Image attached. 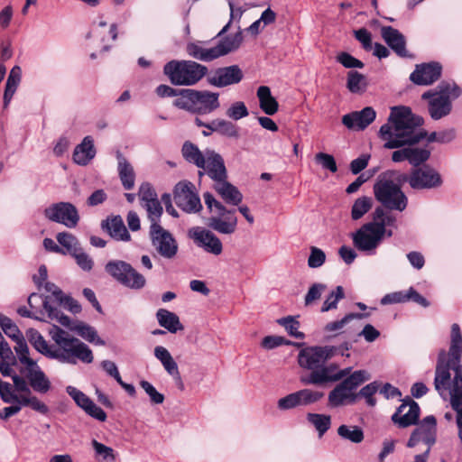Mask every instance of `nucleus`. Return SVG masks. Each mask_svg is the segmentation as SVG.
Instances as JSON below:
<instances>
[{
  "instance_id": "nucleus-64",
  "label": "nucleus",
  "mask_w": 462,
  "mask_h": 462,
  "mask_svg": "<svg viewBox=\"0 0 462 462\" xmlns=\"http://www.w3.org/2000/svg\"><path fill=\"white\" fill-rule=\"evenodd\" d=\"M71 256L76 260L77 264L83 271H90L93 268L94 263L92 258L86 254L82 248L79 249L76 254H73Z\"/></svg>"
},
{
  "instance_id": "nucleus-14",
  "label": "nucleus",
  "mask_w": 462,
  "mask_h": 462,
  "mask_svg": "<svg viewBox=\"0 0 462 462\" xmlns=\"http://www.w3.org/2000/svg\"><path fill=\"white\" fill-rule=\"evenodd\" d=\"M351 236L355 247L369 255L375 254L377 247L384 238L383 229L377 226V224L373 221L363 225Z\"/></svg>"
},
{
  "instance_id": "nucleus-32",
  "label": "nucleus",
  "mask_w": 462,
  "mask_h": 462,
  "mask_svg": "<svg viewBox=\"0 0 462 462\" xmlns=\"http://www.w3.org/2000/svg\"><path fill=\"white\" fill-rule=\"evenodd\" d=\"M381 33L384 42L399 56H407L405 38L398 30L391 26H383L382 27Z\"/></svg>"
},
{
  "instance_id": "nucleus-41",
  "label": "nucleus",
  "mask_w": 462,
  "mask_h": 462,
  "mask_svg": "<svg viewBox=\"0 0 462 462\" xmlns=\"http://www.w3.org/2000/svg\"><path fill=\"white\" fill-rule=\"evenodd\" d=\"M66 327L74 330L79 336L90 343L97 346L105 345V341L98 337L97 330L89 325L80 322L71 327L69 319V326Z\"/></svg>"
},
{
  "instance_id": "nucleus-15",
  "label": "nucleus",
  "mask_w": 462,
  "mask_h": 462,
  "mask_svg": "<svg viewBox=\"0 0 462 462\" xmlns=\"http://www.w3.org/2000/svg\"><path fill=\"white\" fill-rule=\"evenodd\" d=\"M105 270L120 283L131 289H142L146 283L145 278L124 261H109Z\"/></svg>"
},
{
  "instance_id": "nucleus-26",
  "label": "nucleus",
  "mask_w": 462,
  "mask_h": 462,
  "mask_svg": "<svg viewBox=\"0 0 462 462\" xmlns=\"http://www.w3.org/2000/svg\"><path fill=\"white\" fill-rule=\"evenodd\" d=\"M441 75V66L437 62L417 65L410 79L416 85L427 86L434 83Z\"/></svg>"
},
{
  "instance_id": "nucleus-6",
  "label": "nucleus",
  "mask_w": 462,
  "mask_h": 462,
  "mask_svg": "<svg viewBox=\"0 0 462 462\" xmlns=\"http://www.w3.org/2000/svg\"><path fill=\"white\" fill-rule=\"evenodd\" d=\"M406 174L387 171L380 174L374 185L376 200L385 208L402 212L408 205V198L402 190L400 182L405 181Z\"/></svg>"
},
{
  "instance_id": "nucleus-8",
  "label": "nucleus",
  "mask_w": 462,
  "mask_h": 462,
  "mask_svg": "<svg viewBox=\"0 0 462 462\" xmlns=\"http://www.w3.org/2000/svg\"><path fill=\"white\" fill-rule=\"evenodd\" d=\"M173 105L191 113L207 115L220 106L219 94L208 90L180 89V97L175 98Z\"/></svg>"
},
{
  "instance_id": "nucleus-18",
  "label": "nucleus",
  "mask_w": 462,
  "mask_h": 462,
  "mask_svg": "<svg viewBox=\"0 0 462 462\" xmlns=\"http://www.w3.org/2000/svg\"><path fill=\"white\" fill-rule=\"evenodd\" d=\"M150 237L152 246L162 257L172 259L176 256L179 249L178 243L174 236L160 224L151 225Z\"/></svg>"
},
{
  "instance_id": "nucleus-47",
  "label": "nucleus",
  "mask_w": 462,
  "mask_h": 462,
  "mask_svg": "<svg viewBox=\"0 0 462 462\" xmlns=\"http://www.w3.org/2000/svg\"><path fill=\"white\" fill-rule=\"evenodd\" d=\"M307 420L316 429L319 437H322L331 426L330 415L321 413H308Z\"/></svg>"
},
{
  "instance_id": "nucleus-42",
  "label": "nucleus",
  "mask_w": 462,
  "mask_h": 462,
  "mask_svg": "<svg viewBox=\"0 0 462 462\" xmlns=\"http://www.w3.org/2000/svg\"><path fill=\"white\" fill-rule=\"evenodd\" d=\"M182 155L185 160L190 163L195 164L199 168H204L206 162V153L203 154L198 146L195 144L186 142L182 146Z\"/></svg>"
},
{
  "instance_id": "nucleus-62",
  "label": "nucleus",
  "mask_w": 462,
  "mask_h": 462,
  "mask_svg": "<svg viewBox=\"0 0 462 462\" xmlns=\"http://www.w3.org/2000/svg\"><path fill=\"white\" fill-rule=\"evenodd\" d=\"M336 60L346 69H362L364 67V63L361 60L345 51L338 53Z\"/></svg>"
},
{
  "instance_id": "nucleus-2",
  "label": "nucleus",
  "mask_w": 462,
  "mask_h": 462,
  "mask_svg": "<svg viewBox=\"0 0 462 462\" xmlns=\"http://www.w3.org/2000/svg\"><path fill=\"white\" fill-rule=\"evenodd\" d=\"M423 118L414 115L407 106L392 107L388 122L379 130V137L386 149L408 147L409 162L417 167L429 160L430 150L415 144L426 137L421 128Z\"/></svg>"
},
{
  "instance_id": "nucleus-1",
  "label": "nucleus",
  "mask_w": 462,
  "mask_h": 462,
  "mask_svg": "<svg viewBox=\"0 0 462 462\" xmlns=\"http://www.w3.org/2000/svg\"><path fill=\"white\" fill-rule=\"evenodd\" d=\"M462 333L454 323L450 331V346L438 356L434 387L443 400L449 399L455 411L457 436L462 442Z\"/></svg>"
},
{
  "instance_id": "nucleus-56",
  "label": "nucleus",
  "mask_w": 462,
  "mask_h": 462,
  "mask_svg": "<svg viewBox=\"0 0 462 462\" xmlns=\"http://www.w3.org/2000/svg\"><path fill=\"white\" fill-rule=\"evenodd\" d=\"M248 114V109L242 101L233 103L226 112L227 117L236 121L246 117Z\"/></svg>"
},
{
  "instance_id": "nucleus-43",
  "label": "nucleus",
  "mask_w": 462,
  "mask_h": 462,
  "mask_svg": "<svg viewBox=\"0 0 462 462\" xmlns=\"http://www.w3.org/2000/svg\"><path fill=\"white\" fill-rule=\"evenodd\" d=\"M337 435L344 440L355 444L361 443L364 440V431L357 425L342 424L337 428Z\"/></svg>"
},
{
  "instance_id": "nucleus-45",
  "label": "nucleus",
  "mask_w": 462,
  "mask_h": 462,
  "mask_svg": "<svg viewBox=\"0 0 462 462\" xmlns=\"http://www.w3.org/2000/svg\"><path fill=\"white\" fill-rule=\"evenodd\" d=\"M368 317V314H361V313H349L346 314L339 320H335L328 322L324 327V331L327 333H331L333 335H338L342 332L343 328L353 319H361L363 318Z\"/></svg>"
},
{
  "instance_id": "nucleus-17",
  "label": "nucleus",
  "mask_w": 462,
  "mask_h": 462,
  "mask_svg": "<svg viewBox=\"0 0 462 462\" xmlns=\"http://www.w3.org/2000/svg\"><path fill=\"white\" fill-rule=\"evenodd\" d=\"M173 198L176 205L186 213H197L202 209L196 188L190 181L178 182L174 187Z\"/></svg>"
},
{
  "instance_id": "nucleus-53",
  "label": "nucleus",
  "mask_w": 462,
  "mask_h": 462,
  "mask_svg": "<svg viewBox=\"0 0 462 462\" xmlns=\"http://www.w3.org/2000/svg\"><path fill=\"white\" fill-rule=\"evenodd\" d=\"M345 292L342 286H337L334 291H332L324 300L322 307L320 309L321 312H328L332 310H336L337 308V303L339 300L344 299Z\"/></svg>"
},
{
  "instance_id": "nucleus-36",
  "label": "nucleus",
  "mask_w": 462,
  "mask_h": 462,
  "mask_svg": "<svg viewBox=\"0 0 462 462\" xmlns=\"http://www.w3.org/2000/svg\"><path fill=\"white\" fill-rule=\"evenodd\" d=\"M396 221L394 214L385 211L382 208H375L373 214V223H376L377 226L383 228V236L387 237H391L393 235V230L388 227L395 228L397 226Z\"/></svg>"
},
{
  "instance_id": "nucleus-22",
  "label": "nucleus",
  "mask_w": 462,
  "mask_h": 462,
  "mask_svg": "<svg viewBox=\"0 0 462 462\" xmlns=\"http://www.w3.org/2000/svg\"><path fill=\"white\" fill-rule=\"evenodd\" d=\"M66 392L88 416L101 422L106 420L107 416L105 411L97 406L83 392L71 385L67 386Z\"/></svg>"
},
{
  "instance_id": "nucleus-46",
  "label": "nucleus",
  "mask_w": 462,
  "mask_h": 462,
  "mask_svg": "<svg viewBox=\"0 0 462 462\" xmlns=\"http://www.w3.org/2000/svg\"><path fill=\"white\" fill-rule=\"evenodd\" d=\"M56 238L60 247L64 250L65 254L72 255L81 248L77 237L69 232L58 233Z\"/></svg>"
},
{
  "instance_id": "nucleus-16",
  "label": "nucleus",
  "mask_w": 462,
  "mask_h": 462,
  "mask_svg": "<svg viewBox=\"0 0 462 462\" xmlns=\"http://www.w3.org/2000/svg\"><path fill=\"white\" fill-rule=\"evenodd\" d=\"M45 218L51 222L59 223L68 228L78 226L80 217L77 208L69 202L52 203L43 210Z\"/></svg>"
},
{
  "instance_id": "nucleus-63",
  "label": "nucleus",
  "mask_w": 462,
  "mask_h": 462,
  "mask_svg": "<svg viewBox=\"0 0 462 462\" xmlns=\"http://www.w3.org/2000/svg\"><path fill=\"white\" fill-rule=\"evenodd\" d=\"M300 402L297 396L296 392L291 393L281 399L277 402V407L281 411H288L297 407H300Z\"/></svg>"
},
{
  "instance_id": "nucleus-51",
  "label": "nucleus",
  "mask_w": 462,
  "mask_h": 462,
  "mask_svg": "<svg viewBox=\"0 0 462 462\" xmlns=\"http://www.w3.org/2000/svg\"><path fill=\"white\" fill-rule=\"evenodd\" d=\"M296 393L300 406H308L314 404L320 401L324 396L323 393L310 388L301 389L300 391H297Z\"/></svg>"
},
{
  "instance_id": "nucleus-60",
  "label": "nucleus",
  "mask_w": 462,
  "mask_h": 462,
  "mask_svg": "<svg viewBox=\"0 0 462 462\" xmlns=\"http://www.w3.org/2000/svg\"><path fill=\"white\" fill-rule=\"evenodd\" d=\"M315 162L319 164L323 169L328 170L332 173L337 171V166L335 158L328 153L318 152L315 155Z\"/></svg>"
},
{
  "instance_id": "nucleus-3",
  "label": "nucleus",
  "mask_w": 462,
  "mask_h": 462,
  "mask_svg": "<svg viewBox=\"0 0 462 462\" xmlns=\"http://www.w3.org/2000/svg\"><path fill=\"white\" fill-rule=\"evenodd\" d=\"M337 351L334 346H315L302 348L298 355L299 365L310 374L306 378H301L305 384L321 385L328 383H336L346 376L352 367L340 369L337 364L326 365Z\"/></svg>"
},
{
  "instance_id": "nucleus-23",
  "label": "nucleus",
  "mask_w": 462,
  "mask_h": 462,
  "mask_svg": "<svg viewBox=\"0 0 462 462\" xmlns=\"http://www.w3.org/2000/svg\"><path fill=\"white\" fill-rule=\"evenodd\" d=\"M243 77L242 69L237 65H231L213 71L208 77V82L217 88H225L239 83Z\"/></svg>"
},
{
  "instance_id": "nucleus-20",
  "label": "nucleus",
  "mask_w": 462,
  "mask_h": 462,
  "mask_svg": "<svg viewBox=\"0 0 462 462\" xmlns=\"http://www.w3.org/2000/svg\"><path fill=\"white\" fill-rule=\"evenodd\" d=\"M417 427L411 434L407 442L408 448H414L418 443L423 442L430 448L437 441V420L433 415H429L416 424Z\"/></svg>"
},
{
  "instance_id": "nucleus-10",
  "label": "nucleus",
  "mask_w": 462,
  "mask_h": 462,
  "mask_svg": "<svg viewBox=\"0 0 462 462\" xmlns=\"http://www.w3.org/2000/svg\"><path fill=\"white\" fill-rule=\"evenodd\" d=\"M206 66L193 60H171L164 65L163 72L174 86H194L208 73Z\"/></svg>"
},
{
  "instance_id": "nucleus-52",
  "label": "nucleus",
  "mask_w": 462,
  "mask_h": 462,
  "mask_svg": "<svg viewBox=\"0 0 462 462\" xmlns=\"http://www.w3.org/2000/svg\"><path fill=\"white\" fill-rule=\"evenodd\" d=\"M346 87L352 93H362L366 87L365 78L357 71H349Z\"/></svg>"
},
{
  "instance_id": "nucleus-29",
  "label": "nucleus",
  "mask_w": 462,
  "mask_h": 462,
  "mask_svg": "<svg viewBox=\"0 0 462 462\" xmlns=\"http://www.w3.org/2000/svg\"><path fill=\"white\" fill-rule=\"evenodd\" d=\"M218 42L214 46L217 58L227 55L236 51L243 42V33L239 25L232 34H223Z\"/></svg>"
},
{
  "instance_id": "nucleus-57",
  "label": "nucleus",
  "mask_w": 462,
  "mask_h": 462,
  "mask_svg": "<svg viewBox=\"0 0 462 462\" xmlns=\"http://www.w3.org/2000/svg\"><path fill=\"white\" fill-rule=\"evenodd\" d=\"M148 217L152 224H159L158 221L162 214V207L158 199L150 200L149 202L143 203Z\"/></svg>"
},
{
  "instance_id": "nucleus-49",
  "label": "nucleus",
  "mask_w": 462,
  "mask_h": 462,
  "mask_svg": "<svg viewBox=\"0 0 462 462\" xmlns=\"http://www.w3.org/2000/svg\"><path fill=\"white\" fill-rule=\"evenodd\" d=\"M207 127L211 131L219 132L228 137L236 138L239 135L237 127L233 123L224 119L214 120L211 125H207Z\"/></svg>"
},
{
  "instance_id": "nucleus-24",
  "label": "nucleus",
  "mask_w": 462,
  "mask_h": 462,
  "mask_svg": "<svg viewBox=\"0 0 462 462\" xmlns=\"http://www.w3.org/2000/svg\"><path fill=\"white\" fill-rule=\"evenodd\" d=\"M419 404L409 400L402 403L396 411L392 416V420L398 425L399 428H407L411 425H416L420 417Z\"/></svg>"
},
{
  "instance_id": "nucleus-7",
  "label": "nucleus",
  "mask_w": 462,
  "mask_h": 462,
  "mask_svg": "<svg viewBox=\"0 0 462 462\" xmlns=\"http://www.w3.org/2000/svg\"><path fill=\"white\" fill-rule=\"evenodd\" d=\"M461 95L460 88L454 81H441L435 89L424 92L421 98L428 100V111L433 120L448 116L452 103Z\"/></svg>"
},
{
  "instance_id": "nucleus-34",
  "label": "nucleus",
  "mask_w": 462,
  "mask_h": 462,
  "mask_svg": "<svg viewBox=\"0 0 462 462\" xmlns=\"http://www.w3.org/2000/svg\"><path fill=\"white\" fill-rule=\"evenodd\" d=\"M22 81V68L19 65L14 66L7 76L3 97V106L7 108Z\"/></svg>"
},
{
  "instance_id": "nucleus-27",
  "label": "nucleus",
  "mask_w": 462,
  "mask_h": 462,
  "mask_svg": "<svg viewBox=\"0 0 462 462\" xmlns=\"http://www.w3.org/2000/svg\"><path fill=\"white\" fill-rule=\"evenodd\" d=\"M154 356L160 361L167 374L176 382L178 388L180 391H183L184 383L182 382L178 365L169 350L162 346H157L154 347Z\"/></svg>"
},
{
  "instance_id": "nucleus-50",
  "label": "nucleus",
  "mask_w": 462,
  "mask_h": 462,
  "mask_svg": "<svg viewBox=\"0 0 462 462\" xmlns=\"http://www.w3.org/2000/svg\"><path fill=\"white\" fill-rule=\"evenodd\" d=\"M373 206V199L370 197H360L354 202L351 209V217L353 220H358L363 217Z\"/></svg>"
},
{
  "instance_id": "nucleus-59",
  "label": "nucleus",
  "mask_w": 462,
  "mask_h": 462,
  "mask_svg": "<svg viewBox=\"0 0 462 462\" xmlns=\"http://www.w3.org/2000/svg\"><path fill=\"white\" fill-rule=\"evenodd\" d=\"M140 385L149 396L151 402L153 404H162L164 402V395L159 393L150 382L142 380Z\"/></svg>"
},
{
  "instance_id": "nucleus-25",
  "label": "nucleus",
  "mask_w": 462,
  "mask_h": 462,
  "mask_svg": "<svg viewBox=\"0 0 462 462\" xmlns=\"http://www.w3.org/2000/svg\"><path fill=\"white\" fill-rule=\"evenodd\" d=\"M375 117V110L371 106H366L360 111L344 115L342 124L349 130L362 131L372 124Z\"/></svg>"
},
{
  "instance_id": "nucleus-58",
  "label": "nucleus",
  "mask_w": 462,
  "mask_h": 462,
  "mask_svg": "<svg viewBox=\"0 0 462 462\" xmlns=\"http://www.w3.org/2000/svg\"><path fill=\"white\" fill-rule=\"evenodd\" d=\"M326 261V254L320 248L316 246L310 247V254L308 258V266L310 268H319Z\"/></svg>"
},
{
  "instance_id": "nucleus-31",
  "label": "nucleus",
  "mask_w": 462,
  "mask_h": 462,
  "mask_svg": "<svg viewBox=\"0 0 462 462\" xmlns=\"http://www.w3.org/2000/svg\"><path fill=\"white\" fill-rule=\"evenodd\" d=\"M117 160V172L121 183L125 189H134L135 183V172L129 161L122 154L120 151L116 153Z\"/></svg>"
},
{
  "instance_id": "nucleus-28",
  "label": "nucleus",
  "mask_w": 462,
  "mask_h": 462,
  "mask_svg": "<svg viewBox=\"0 0 462 462\" xmlns=\"http://www.w3.org/2000/svg\"><path fill=\"white\" fill-rule=\"evenodd\" d=\"M205 167L202 168L215 183L227 179V172L222 156L214 152L207 151Z\"/></svg>"
},
{
  "instance_id": "nucleus-44",
  "label": "nucleus",
  "mask_w": 462,
  "mask_h": 462,
  "mask_svg": "<svg viewBox=\"0 0 462 462\" xmlns=\"http://www.w3.org/2000/svg\"><path fill=\"white\" fill-rule=\"evenodd\" d=\"M91 447L94 451V457L97 462H115L116 459V453L111 448L97 439L91 440Z\"/></svg>"
},
{
  "instance_id": "nucleus-4",
  "label": "nucleus",
  "mask_w": 462,
  "mask_h": 462,
  "mask_svg": "<svg viewBox=\"0 0 462 462\" xmlns=\"http://www.w3.org/2000/svg\"><path fill=\"white\" fill-rule=\"evenodd\" d=\"M13 383V385L5 384L0 389L2 401L10 404L0 411L1 419L7 420L27 406L42 414H46L49 411L47 405L32 394L24 378L14 375Z\"/></svg>"
},
{
  "instance_id": "nucleus-21",
  "label": "nucleus",
  "mask_w": 462,
  "mask_h": 462,
  "mask_svg": "<svg viewBox=\"0 0 462 462\" xmlns=\"http://www.w3.org/2000/svg\"><path fill=\"white\" fill-rule=\"evenodd\" d=\"M189 236L194 244L206 253L219 255L223 251L221 240L210 230L201 226H195L189 230Z\"/></svg>"
},
{
  "instance_id": "nucleus-5",
  "label": "nucleus",
  "mask_w": 462,
  "mask_h": 462,
  "mask_svg": "<svg viewBox=\"0 0 462 462\" xmlns=\"http://www.w3.org/2000/svg\"><path fill=\"white\" fill-rule=\"evenodd\" d=\"M50 336L54 342L51 346L48 357L62 364H77L78 360L89 364L93 361L91 349L79 338L57 326L50 330Z\"/></svg>"
},
{
  "instance_id": "nucleus-19",
  "label": "nucleus",
  "mask_w": 462,
  "mask_h": 462,
  "mask_svg": "<svg viewBox=\"0 0 462 462\" xmlns=\"http://www.w3.org/2000/svg\"><path fill=\"white\" fill-rule=\"evenodd\" d=\"M405 181L413 189H431L442 185L439 172L429 165L412 170L409 176L406 175Z\"/></svg>"
},
{
  "instance_id": "nucleus-39",
  "label": "nucleus",
  "mask_w": 462,
  "mask_h": 462,
  "mask_svg": "<svg viewBox=\"0 0 462 462\" xmlns=\"http://www.w3.org/2000/svg\"><path fill=\"white\" fill-rule=\"evenodd\" d=\"M156 319L159 325L171 333H176L178 330L183 329V326L180 323L179 317L174 312L168 310H158L156 312Z\"/></svg>"
},
{
  "instance_id": "nucleus-55",
  "label": "nucleus",
  "mask_w": 462,
  "mask_h": 462,
  "mask_svg": "<svg viewBox=\"0 0 462 462\" xmlns=\"http://www.w3.org/2000/svg\"><path fill=\"white\" fill-rule=\"evenodd\" d=\"M234 1L235 0H227L228 6L230 9V18H229L228 23L217 33V36H221V35L226 33V32L232 23H236L238 24L243 16V14L245 11V9L243 6L235 5Z\"/></svg>"
},
{
  "instance_id": "nucleus-9",
  "label": "nucleus",
  "mask_w": 462,
  "mask_h": 462,
  "mask_svg": "<svg viewBox=\"0 0 462 462\" xmlns=\"http://www.w3.org/2000/svg\"><path fill=\"white\" fill-rule=\"evenodd\" d=\"M369 379L370 374L365 370L351 371L328 393V406L339 408L356 402L357 398L356 390Z\"/></svg>"
},
{
  "instance_id": "nucleus-35",
  "label": "nucleus",
  "mask_w": 462,
  "mask_h": 462,
  "mask_svg": "<svg viewBox=\"0 0 462 462\" xmlns=\"http://www.w3.org/2000/svg\"><path fill=\"white\" fill-rule=\"evenodd\" d=\"M101 226L104 230L107 231L112 238L117 241H129L131 238L120 216L104 220Z\"/></svg>"
},
{
  "instance_id": "nucleus-33",
  "label": "nucleus",
  "mask_w": 462,
  "mask_h": 462,
  "mask_svg": "<svg viewBox=\"0 0 462 462\" xmlns=\"http://www.w3.org/2000/svg\"><path fill=\"white\" fill-rule=\"evenodd\" d=\"M188 55L195 60L201 61H211L217 59L214 46L208 45L205 42H190L186 46Z\"/></svg>"
},
{
  "instance_id": "nucleus-54",
  "label": "nucleus",
  "mask_w": 462,
  "mask_h": 462,
  "mask_svg": "<svg viewBox=\"0 0 462 462\" xmlns=\"http://www.w3.org/2000/svg\"><path fill=\"white\" fill-rule=\"evenodd\" d=\"M277 322L285 328V330L290 336L298 339L304 338V334L299 330L300 322L294 317H284L279 319Z\"/></svg>"
},
{
  "instance_id": "nucleus-38",
  "label": "nucleus",
  "mask_w": 462,
  "mask_h": 462,
  "mask_svg": "<svg viewBox=\"0 0 462 462\" xmlns=\"http://www.w3.org/2000/svg\"><path fill=\"white\" fill-rule=\"evenodd\" d=\"M257 97L259 99L260 108L268 116L277 113L279 104L271 93V89L267 86H261L257 89Z\"/></svg>"
},
{
  "instance_id": "nucleus-40",
  "label": "nucleus",
  "mask_w": 462,
  "mask_h": 462,
  "mask_svg": "<svg viewBox=\"0 0 462 462\" xmlns=\"http://www.w3.org/2000/svg\"><path fill=\"white\" fill-rule=\"evenodd\" d=\"M0 326L6 336L15 340L16 346H14V350L18 356L19 346L21 344L27 345L23 334L11 319L2 314H0Z\"/></svg>"
},
{
  "instance_id": "nucleus-13",
  "label": "nucleus",
  "mask_w": 462,
  "mask_h": 462,
  "mask_svg": "<svg viewBox=\"0 0 462 462\" xmlns=\"http://www.w3.org/2000/svg\"><path fill=\"white\" fill-rule=\"evenodd\" d=\"M18 348V360L22 365L20 371L27 378L29 388L32 387L40 393H47L51 388V382L37 362L30 357L28 346L21 344Z\"/></svg>"
},
{
  "instance_id": "nucleus-12",
  "label": "nucleus",
  "mask_w": 462,
  "mask_h": 462,
  "mask_svg": "<svg viewBox=\"0 0 462 462\" xmlns=\"http://www.w3.org/2000/svg\"><path fill=\"white\" fill-rule=\"evenodd\" d=\"M28 304L32 310L26 307H20L17 310L22 317L32 318L37 320L44 321V312L51 320H57L62 326H69V317L60 313V311L52 305L51 298L46 296L42 298L37 293H32L28 298Z\"/></svg>"
},
{
  "instance_id": "nucleus-37",
  "label": "nucleus",
  "mask_w": 462,
  "mask_h": 462,
  "mask_svg": "<svg viewBox=\"0 0 462 462\" xmlns=\"http://www.w3.org/2000/svg\"><path fill=\"white\" fill-rule=\"evenodd\" d=\"M214 189L228 204L236 206L243 199V196L237 188L226 181V180L215 183Z\"/></svg>"
},
{
  "instance_id": "nucleus-48",
  "label": "nucleus",
  "mask_w": 462,
  "mask_h": 462,
  "mask_svg": "<svg viewBox=\"0 0 462 462\" xmlns=\"http://www.w3.org/2000/svg\"><path fill=\"white\" fill-rule=\"evenodd\" d=\"M26 337L32 346L41 354L48 357L51 345L44 337L34 328H29L26 331Z\"/></svg>"
},
{
  "instance_id": "nucleus-61",
  "label": "nucleus",
  "mask_w": 462,
  "mask_h": 462,
  "mask_svg": "<svg viewBox=\"0 0 462 462\" xmlns=\"http://www.w3.org/2000/svg\"><path fill=\"white\" fill-rule=\"evenodd\" d=\"M327 289V286L323 283H313L308 292L305 295L304 302L306 306L312 304L315 300H319L324 291Z\"/></svg>"
},
{
  "instance_id": "nucleus-30",
  "label": "nucleus",
  "mask_w": 462,
  "mask_h": 462,
  "mask_svg": "<svg viewBox=\"0 0 462 462\" xmlns=\"http://www.w3.org/2000/svg\"><path fill=\"white\" fill-rule=\"evenodd\" d=\"M96 148L92 136L88 135L83 138L80 143L76 145L72 160L79 166L88 165L96 156Z\"/></svg>"
},
{
  "instance_id": "nucleus-11",
  "label": "nucleus",
  "mask_w": 462,
  "mask_h": 462,
  "mask_svg": "<svg viewBox=\"0 0 462 462\" xmlns=\"http://www.w3.org/2000/svg\"><path fill=\"white\" fill-rule=\"evenodd\" d=\"M204 201L211 213L208 226L219 234L231 235L236 230L237 217L235 210L226 209L221 202L208 192L204 194Z\"/></svg>"
}]
</instances>
